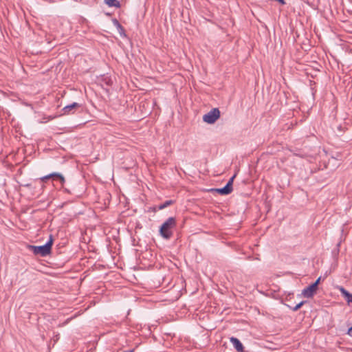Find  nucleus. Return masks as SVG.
<instances>
[{
    "label": "nucleus",
    "instance_id": "20e7f679",
    "mask_svg": "<svg viewBox=\"0 0 352 352\" xmlns=\"http://www.w3.org/2000/svg\"><path fill=\"white\" fill-rule=\"evenodd\" d=\"M81 107V104L78 102H73L68 105H66L61 109L62 115H72L74 114L79 108Z\"/></svg>",
    "mask_w": 352,
    "mask_h": 352
},
{
    "label": "nucleus",
    "instance_id": "f03ea898",
    "mask_svg": "<svg viewBox=\"0 0 352 352\" xmlns=\"http://www.w3.org/2000/svg\"><path fill=\"white\" fill-rule=\"evenodd\" d=\"M50 245L44 244L43 245H32L28 246V249L31 250L34 255L41 256H46L51 254L52 250L49 247Z\"/></svg>",
    "mask_w": 352,
    "mask_h": 352
},
{
    "label": "nucleus",
    "instance_id": "a211bd4d",
    "mask_svg": "<svg viewBox=\"0 0 352 352\" xmlns=\"http://www.w3.org/2000/svg\"><path fill=\"white\" fill-rule=\"evenodd\" d=\"M347 333L349 336L352 337V327L349 329Z\"/></svg>",
    "mask_w": 352,
    "mask_h": 352
},
{
    "label": "nucleus",
    "instance_id": "39448f33",
    "mask_svg": "<svg viewBox=\"0 0 352 352\" xmlns=\"http://www.w3.org/2000/svg\"><path fill=\"white\" fill-rule=\"evenodd\" d=\"M51 176H52V179L54 181H58L60 182V183L61 184V186L62 187L64 188V191L69 193V194H72V192L67 188H64V184L65 182V177H63V175L59 173H51Z\"/></svg>",
    "mask_w": 352,
    "mask_h": 352
},
{
    "label": "nucleus",
    "instance_id": "412c9836",
    "mask_svg": "<svg viewBox=\"0 0 352 352\" xmlns=\"http://www.w3.org/2000/svg\"><path fill=\"white\" fill-rule=\"evenodd\" d=\"M122 352H134L133 350H126V351H124Z\"/></svg>",
    "mask_w": 352,
    "mask_h": 352
},
{
    "label": "nucleus",
    "instance_id": "6ab92c4d",
    "mask_svg": "<svg viewBox=\"0 0 352 352\" xmlns=\"http://www.w3.org/2000/svg\"><path fill=\"white\" fill-rule=\"evenodd\" d=\"M110 82H111V80H110V79H109L108 80H107V81H106V84H107V85H111Z\"/></svg>",
    "mask_w": 352,
    "mask_h": 352
},
{
    "label": "nucleus",
    "instance_id": "aec40b11",
    "mask_svg": "<svg viewBox=\"0 0 352 352\" xmlns=\"http://www.w3.org/2000/svg\"><path fill=\"white\" fill-rule=\"evenodd\" d=\"M24 186L25 187H30L31 184H25Z\"/></svg>",
    "mask_w": 352,
    "mask_h": 352
},
{
    "label": "nucleus",
    "instance_id": "0eeeda50",
    "mask_svg": "<svg viewBox=\"0 0 352 352\" xmlns=\"http://www.w3.org/2000/svg\"><path fill=\"white\" fill-rule=\"evenodd\" d=\"M236 177V175H234L228 182L227 184L221 188V195H229L232 192L233 190V182Z\"/></svg>",
    "mask_w": 352,
    "mask_h": 352
},
{
    "label": "nucleus",
    "instance_id": "4468645a",
    "mask_svg": "<svg viewBox=\"0 0 352 352\" xmlns=\"http://www.w3.org/2000/svg\"><path fill=\"white\" fill-rule=\"evenodd\" d=\"M51 177H52V176H51V173H50L49 175H47L45 176L41 177L39 179L41 182H46L48 179H52Z\"/></svg>",
    "mask_w": 352,
    "mask_h": 352
},
{
    "label": "nucleus",
    "instance_id": "7ed1b4c3",
    "mask_svg": "<svg viewBox=\"0 0 352 352\" xmlns=\"http://www.w3.org/2000/svg\"><path fill=\"white\" fill-rule=\"evenodd\" d=\"M220 118V110L219 108H213L208 113L203 116V121L212 124Z\"/></svg>",
    "mask_w": 352,
    "mask_h": 352
},
{
    "label": "nucleus",
    "instance_id": "423d86ee",
    "mask_svg": "<svg viewBox=\"0 0 352 352\" xmlns=\"http://www.w3.org/2000/svg\"><path fill=\"white\" fill-rule=\"evenodd\" d=\"M317 288L316 287L315 285H313L312 284L307 287H305L302 292V295L305 297V298H311L314 296V295L317 292Z\"/></svg>",
    "mask_w": 352,
    "mask_h": 352
},
{
    "label": "nucleus",
    "instance_id": "9d476101",
    "mask_svg": "<svg viewBox=\"0 0 352 352\" xmlns=\"http://www.w3.org/2000/svg\"><path fill=\"white\" fill-rule=\"evenodd\" d=\"M342 296L345 298L348 303H352V294L346 291L344 287H341L339 289Z\"/></svg>",
    "mask_w": 352,
    "mask_h": 352
},
{
    "label": "nucleus",
    "instance_id": "2eb2a0df",
    "mask_svg": "<svg viewBox=\"0 0 352 352\" xmlns=\"http://www.w3.org/2000/svg\"><path fill=\"white\" fill-rule=\"evenodd\" d=\"M304 304V302L302 301L300 302V303L297 304L294 308H293V311H296L297 310H298L301 307L302 305Z\"/></svg>",
    "mask_w": 352,
    "mask_h": 352
},
{
    "label": "nucleus",
    "instance_id": "f8f14e48",
    "mask_svg": "<svg viewBox=\"0 0 352 352\" xmlns=\"http://www.w3.org/2000/svg\"><path fill=\"white\" fill-rule=\"evenodd\" d=\"M175 202V201L174 200H166L165 201L164 203L160 204L157 206V209L158 210H162V209H164L165 208L170 206V205H173L174 203Z\"/></svg>",
    "mask_w": 352,
    "mask_h": 352
},
{
    "label": "nucleus",
    "instance_id": "1a4fd4ad",
    "mask_svg": "<svg viewBox=\"0 0 352 352\" xmlns=\"http://www.w3.org/2000/svg\"><path fill=\"white\" fill-rule=\"evenodd\" d=\"M230 341L238 352H244V347L239 339L232 337Z\"/></svg>",
    "mask_w": 352,
    "mask_h": 352
},
{
    "label": "nucleus",
    "instance_id": "f257e3e1",
    "mask_svg": "<svg viewBox=\"0 0 352 352\" xmlns=\"http://www.w3.org/2000/svg\"><path fill=\"white\" fill-rule=\"evenodd\" d=\"M176 226V219L170 217L168 218L160 226L159 232L165 239H170L173 234V229Z\"/></svg>",
    "mask_w": 352,
    "mask_h": 352
},
{
    "label": "nucleus",
    "instance_id": "9b49d317",
    "mask_svg": "<svg viewBox=\"0 0 352 352\" xmlns=\"http://www.w3.org/2000/svg\"><path fill=\"white\" fill-rule=\"evenodd\" d=\"M104 2L109 7H115L116 8H120L121 7L120 2L118 0H104Z\"/></svg>",
    "mask_w": 352,
    "mask_h": 352
},
{
    "label": "nucleus",
    "instance_id": "ddd939ff",
    "mask_svg": "<svg viewBox=\"0 0 352 352\" xmlns=\"http://www.w3.org/2000/svg\"><path fill=\"white\" fill-rule=\"evenodd\" d=\"M54 243V236L52 234H50L49 236L48 241L46 242V245H50L49 247L52 250V245Z\"/></svg>",
    "mask_w": 352,
    "mask_h": 352
},
{
    "label": "nucleus",
    "instance_id": "6e6552de",
    "mask_svg": "<svg viewBox=\"0 0 352 352\" xmlns=\"http://www.w3.org/2000/svg\"><path fill=\"white\" fill-rule=\"evenodd\" d=\"M112 23L113 25L117 28L120 36L122 38L126 37L125 30L124 27L120 24L119 21L117 19L114 18L112 19Z\"/></svg>",
    "mask_w": 352,
    "mask_h": 352
},
{
    "label": "nucleus",
    "instance_id": "dca6fc26",
    "mask_svg": "<svg viewBox=\"0 0 352 352\" xmlns=\"http://www.w3.org/2000/svg\"><path fill=\"white\" fill-rule=\"evenodd\" d=\"M210 192H215L218 194H220V188H210L208 190Z\"/></svg>",
    "mask_w": 352,
    "mask_h": 352
},
{
    "label": "nucleus",
    "instance_id": "f3484780",
    "mask_svg": "<svg viewBox=\"0 0 352 352\" xmlns=\"http://www.w3.org/2000/svg\"><path fill=\"white\" fill-rule=\"evenodd\" d=\"M320 280H321V277H319V278L316 280V282H315V283H314L312 284L313 285H315V286H316V287L317 289H318V284H319V283H320Z\"/></svg>",
    "mask_w": 352,
    "mask_h": 352
}]
</instances>
